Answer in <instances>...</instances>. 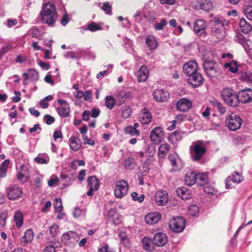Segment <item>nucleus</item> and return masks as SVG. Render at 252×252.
<instances>
[{
    "label": "nucleus",
    "instance_id": "nucleus-44",
    "mask_svg": "<svg viewBox=\"0 0 252 252\" xmlns=\"http://www.w3.org/2000/svg\"><path fill=\"white\" fill-rule=\"evenodd\" d=\"M49 158L47 155L39 154L34 158V161L39 164H47Z\"/></svg>",
    "mask_w": 252,
    "mask_h": 252
},
{
    "label": "nucleus",
    "instance_id": "nucleus-55",
    "mask_svg": "<svg viewBox=\"0 0 252 252\" xmlns=\"http://www.w3.org/2000/svg\"><path fill=\"white\" fill-rule=\"evenodd\" d=\"M43 32L37 28L33 27L32 29V37L40 38L42 36Z\"/></svg>",
    "mask_w": 252,
    "mask_h": 252
},
{
    "label": "nucleus",
    "instance_id": "nucleus-33",
    "mask_svg": "<svg viewBox=\"0 0 252 252\" xmlns=\"http://www.w3.org/2000/svg\"><path fill=\"white\" fill-rule=\"evenodd\" d=\"M14 220L18 227H21L23 224V215L19 211L15 212Z\"/></svg>",
    "mask_w": 252,
    "mask_h": 252
},
{
    "label": "nucleus",
    "instance_id": "nucleus-53",
    "mask_svg": "<svg viewBox=\"0 0 252 252\" xmlns=\"http://www.w3.org/2000/svg\"><path fill=\"white\" fill-rule=\"evenodd\" d=\"M87 29L92 32H94L100 30L101 28L100 26L93 22L88 25V28Z\"/></svg>",
    "mask_w": 252,
    "mask_h": 252
},
{
    "label": "nucleus",
    "instance_id": "nucleus-20",
    "mask_svg": "<svg viewBox=\"0 0 252 252\" xmlns=\"http://www.w3.org/2000/svg\"><path fill=\"white\" fill-rule=\"evenodd\" d=\"M152 119V116L150 111L147 108L142 110L139 116V121L141 124L147 125L149 124Z\"/></svg>",
    "mask_w": 252,
    "mask_h": 252
},
{
    "label": "nucleus",
    "instance_id": "nucleus-11",
    "mask_svg": "<svg viewBox=\"0 0 252 252\" xmlns=\"http://www.w3.org/2000/svg\"><path fill=\"white\" fill-rule=\"evenodd\" d=\"M154 200L158 206L165 205L168 200L167 191L162 190L157 191L155 194Z\"/></svg>",
    "mask_w": 252,
    "mask_h": 252
},
{
    "label": "nucleus",
    "instance_id": "nucleus-3",
    "mask_svg": "<svg viewBox=\"0 0 252 252\" xmlns=\"http://www.w3.org/2000/svg\"><path fill=\"white\" fill-rule=\"evenodd\" d=\"M206 148L201 141H197L192 144L189 148L190 155L193 161H198L206 153Z\"/></svg>",
    "mask_w": 252,
    "mask_h": 252
},
{
    "label": "nucleus",
    "instance_id": "nucleus-24",
    "mask_svg": "<svg viewBox=\"0 0 252 252\" xmlns=\"http://www.w3.org/2000/svg\"><path fill=\"white\" fill-rule=\"evenodd\" d=\"M240 30L245 34L249 33L252 31V25L245 18H241L239 22Z\"/></svg>",
    "mask_w": 252,
    "mask_h": 252
},
{
    "label": "nucleus",
    "instance_id": "nucleus-38",
    "mask_svg": "<svg viewBox=\"0 0 252 252\" xmlns=\"http://www.w3.org/2000/svg\"><path fill=\"white\" fill-rule=\"evenodd\" d=\"M33 238V233L31 229H28L22 237V241L26 243L31 242Z\"/></svg>",
    "mask_w": 252,
    "mask_h": 252
},
{
    "label": "nucleus",
    "instance_id": "nucleus-23",
    "mask_svg": "<svg viewBox=\"0 0 252 252\" xmlns=\"http://www.w3.org/2000/svg\"><path fill=\"white\" fill-rule=\"evenodd\" d=\"M70 149L74 151H78L81 147L80 139L76 136H71L69 139Z\"/></svg>",
    "mask_w": 252,
    "mask_h": 252
},
{
    "label": "nucleus",
    "instance_id": "nucleus-18",
    "mask_svg": "<svg viewBox=\"0 0 252 252\" xmlns=\"http://www.w3.org/2000/svg\"><path fill=\"white\" fill-rule=\"evenodd\" d=\"M153 96L157 101L163 102L169 98V94L164 90H157L154 92Z\"/></svg>",
    "mask_w": 252,
    "mask_h": 252
},
{
    "label": "nucleus",
    "instance_id": "nucleus-34",
    "mask_svg": "<svg viewBox=\"0 0 252 252\" xmlns=\"http://www.w3.org/2000/svg\"><path fill=\"white\" fill-rule=\"evenodd\" d=\"M182 138L181 134L178 131H174L171 133L168 136V140L172 144H176Z\"/></svg>",
    "mask_w": 252,
    "mask_h": 252
},
{
    "label": "nucleus",
    "instance_id": "nucleus-16",
    "mask_svg": "<svg viewBox=\"0 0 252 252\" xmlns=\"http://www.w3.org/2000/svg\"><path fill=\"white\" fill-rule=\"evenodd\" d=\"M239 102L243 103H249L252 101V89H247L240 91L238 94Z\"/></svg>",
    "mask_w": 252,
    "mask_h": 252
},
{
    "label": "nucleus",
    "instance_id": "nucleus-39",
    "mask_svg": "<svg viewBox=\"0 0 252 252\" xmlns=\"http://www.w3.org/2000/svg\"><path fill=\"white\" fill-rule=\"evenodd\" d=\"M240 78L243 82L252 83V73L250 71L242 72L241 73Z\"/></svg>",
    "mask_w": 252,
    "mask_h": 252
},
{
    "label": "nucleus",
    "instance_id": "nucleus-47",
    "mask_svg": "<svg viewBox=\"0 0 252 252\" xmlns=\"http://www.w3.org/2000/svg\"><path fill=\"white\" fill-rule=\"evenodd\" d=\"M54 208L56 212L61 213L63 210L62 199L60 198H56L54 202Z\"/></svg>",
    "mask_w": 252,
    "mask_h": 252
},
{
    "label": "nucleus",
    "instance_id": "nucleus-22",
    "mask_svg": "<svg viewBox=\"0 0 252 252\" xmlns=\"http://www.w3.org/2000/svg\"><path fill=\"white\" fill-rule=\"evenodd\" d=\"M146 45L150 51H153L157 48L158 43L156 37L152 35H149L145 39Z\"/></svg>",
    "mask_w": 252,
    "mask_h": 252
},
{
    "label": "nucleus",
    "instance_id": "nucleus-42",
    "mask_svg": "<svg viewBox=\"0 0 252 252\" xmlns=\"http://www.w3.org/2000/svg\"><path fill=\"white\" fill-rule=\"evenodd\" d=\"M142 244L143 248L147 251H151L153 249L152 246V241L148 237H145L142 240Z\"/></svg>",
    "mask_w": 252,
    "mask_h": 252
},
{
    "label": "nucleus",
    "instance_id": "nucleus-56",
    "mask_svg": "<svg viewBox=\"0 0 252 252\" xmlns=\"http://www.w3.org/2000/svg\"><path fill=\"white\" fill-rule=\"evenodd\" d=\"M7 218V215L6 213H0V227H3L5 225Z\"/></svg>",
    "mask_w": 252,
    "mask_h": 252
},
{
    "label": "nucleus",
    "instance_id": "nucleus-45",
    "mask_svg": "<svg viewBox=\"0 0 252 252\" xmlns=\"http://www.w3.org/2000/svg\"><path fill=\"white\" fill-rule=\"evenodd\" d=\"M75 180V177L72 174H64V188L70 186Z\"/></svg>",
    "mask_w": 252,
    "mask_h": 252
},
{
    "label": "nucleus",
    "instance_id": "nucleus-21",
    "mask_svg": "<svg viewBox=\"0 0 252 252\" xmlns=\"http://www.w3.org/2000/svg\"><path fill=\"white\" fill-rule=\"evenodd\" d=\"M137 76L139 82H145L149 76V70L147 66L143 65L138 71Z\"/></svg>",
    "mask_w": 252,
    "mask_h": 252
},
{
    "label": "nucleus",
    "instance_id": "nucleus-41",
    "mask_svg": "<svg viewBox=\"0 0 252 252\" xmlns=\"http://www.w3.org/2000/svg\"><path fill=\"white\" fill-rule=\"evenodd\" d=\"M82 52H78L76 53H74L72 52L69 51H64V56L66 58H71L73 59L78 60L80 59L82 56Z\"/></svg>",
    "mask_w": 252,
    "mask_h": 252
},
{
    "label": "nucleus",
    "instance_id": "nucleus-36",
    "mask_svg": "<svg viewBox=\"0 0 252 252\" xmlns=\"http://www.w3.org/2000/svg\"><path fill=\"white\" fill-rule=\"evenodd\" d=\"M225 67L232 73H236L238 71L237 62L232 60L225 63Z\"/></svg>",
    "mask_w": 252,
    "mask_h": 252
},
{
    "label": "nucleus",
    "instance_id": "nucleus-15",
    "mask_svg": "<svg viewBox=\"0 0 252 252\" xmlns=\"http://www.w3.org/2000/svg\"><path fill=\"white\" fill-rule=\"evenodd\" d=\"M204 79L202 75L198 71L189 76L188 83L193 87L196 88L203 84Z\"/></svg>",
    "mask_w": 252,
    "mask_h": 252
},
{
    "label": "nucleus",
    "instance_id": "nucleus-35",
    "mask_svg": "<svg viewBox=\"0 0 252 252\" xmlns=\"http://www.w3.org/2000/svg\"><path fill=\"white\" fill-rule=\"evenodd\" d=\"M115 99L112 95H107L105 97V105L106 108L112 110L115 105Z\"/></svg>",
    "mask_w": 252,
    "mask_h": 252
},
{
    "label": "nucleus",
    "instance_id": "nucleus-8",
    "mask_svg": "<svg viewBox=\"0 0 252 252\" xmlns=\"http://www.w3.org/2000/svg\"><path fill=\"white\" fill-rule=\"evenodd\" d=\"M128 186L127 183L125 180H120L116 182L114 194L118 198H122L127 193Z\"/></svg>",
    "mask_w": 252,
    "mask_h": 252
},
{
    "label": "nucleus",
    "instance_id": "nucleus-4",
    "mask_svg": "<svg viewBox=\"0 0 252 252\" xmlns=\"http://www.w3.org/2000/svg\"><path fill=\"white\" fill-rule=\"evenodd\" d=\"M203 69L209 77H217L220 74L218 64L213 61H206L203 64Z\"/></svg>",
    "mask_w": 252,
    "mask_h": 252
},
{
    "label": "nucleus",
    "instance_id": "nucleus-13",
    "mask_svg": "<svg viewBox=\"0 0 252 252\" xmlns=\"http://www.w3.org/2000/svg\"><path fill=\"white\" fill-rule=\"evenodd\" d=\"M192 103L189 99L182 98L176 103V107L178 110L182 112H187L192 107Z\"/></svg>",
    "mask_w": 252,
    "mask_h": 252
},
{
    "label": "nucleus",
    "instance_id": "nucleus-6",
    "mask_svg": "<svg viewBox=\"0 0 252 252\" xmlns=\"http://www.w3.org/2000/svg\"><path fill=\"white\" fill-rule=\"evenodd\" d=\"M225 123L230 130L235 131L241 127L242 120L239 116L232 114L226 118Z\"/></svg>",
    "mask_w": 252,
    "mask_h": 252
},
{
    "label": "nucleus",
    "instance_id": "nucleus-19",
    "mask_svg": "<svg viewBox=\"0 0 252 252\" xmlns=\"http://www.w3.org/2000/svg\"><path fill=\"white\" fill-rule=\"evenodd\" d=\"M167 238L165 234L158 233L156 234L153 239V244L158 247H162L167 242Z\"/></svg>",
    "mask_w": 252,
    "mask_h": 252
},
{
    "label": "nucleus",
    "instance_id": "nucleus-51",
    "mask_svg": "<svg viewBox=\"0 0 252 252\" xmlns=\"http://www.w3.org/2000/svg\"><path fill=\"white\" fill-rule=\"evenodd\" d=\"M29 176L25 175L19 171H17V179L22 183L24 184L27 182L29 179Z\"/></svg>",
    "mask_w": 252,
    "mask_h": 252
},
{
    "label": "nucleus",
    "instance_id": "nucleus-43",
    "mask_svg": "<svg viewBox=\"0 0 252 252\" xmlns=\"http://www.w3.org/2000/svg\"><path fill=\"white\" fill-rule=\"evenodd\" d=\"M121 113L123 118H128L131 115L132 110L129 106L125 105L122 107Z\"/></svg>",
    "mask_w": 252,
    "mask_h": 252
},
{
    "label": "nucleus",
    "instance_id": "nucleus-28",
    "mask_svg": "<svg viewBox=\"0 0 252 252\" xmlns=\"http://www.w3.org/2000/svg\"><path fill=\"white\" fill-rule=\"evenodd\" d=\"M170 149V146L167 143L161 144L158 149V156L161 158L165 157Z\"/></svg>",
    "mask_w": 252,
    "mask_h": 252
},
{
    "label": "nucleus",
    "instance_id": "nucleus-64",
    "mask_svg": "<svg viewBox=\"0 0 252 252\" xmlns=\"http://www.w3.org/2000/svg\"><path fill=\"white\" fill-rule=\"evenodd\" d=\"M44 121L47 125H49L53 124L55 122V119L53 117L49 115H45L44 117Z\"/></svg>",
    "mask_w": 252,
    "mask_h": 252
},
{
    "label": "nucleus",
    "instance_id": "nucleus-32",
    "mask_svg": "<svg viewBox=\"0 0 252 252\" xmlns=\"http://www.w3.org/2000/svg\"><path fill=\"white\" fill-rule=\"evenodd\" d=\"M199 8L205 11H209L213 8L212 2L210 0H201L199 2Z\"/></svg>",
    "mask_w": 252,
    "mask_h": 252
},
{
    "label": "nucleus",
    "instance_id": "nucleus-7",
    "mask_svg": "<svg viewBox=\"0 0 252 252\" xmlns=\"http://www.w3.org/2000/svg\"><path fill=\"white\" fill-rule=\"evenodd\" d=\"M169 227L174 232L179 233L183 231L185 227V220L182 217L174 218L170 220Z\"/></svg>",
    "mask_w": 252,
    "mask_h": 252
},
{
    "label": "nucleus",
    "instance_id": "nucleus-2",
    "mask_svg": "<svg viewBox=\"0 0 252 252\" xmlns=\"http://www.w3.org/2000/svg\"><path fill=\"white\" fill-rule=\"evenodd\" d=\"M221 96L224 102L228 106L234 107L238 106L239 99L238 94L232 89H223L221 92Z\"/></svg>",
    "mask_w": 252,
    "mask_h": 252
},
{
    "label": "nucleus",
    "instance_id": "nucleus-62",
    "mask_svg": "<svg viewBox=\"0 0 252 252\" xmlns=\"http://www.w3.org/2000/svg\"><path fill=\"white\" fill-rule=\"evenodd\" d=\"M72 213L73 217L77 218L79 217L81 215L84 214L85 212L82 211L78 207H76L73 211Z\"/></svg>",
    "mask_w": 252,
    "mask_h": 252
},
{
    "label": "nucleus",
    "instance_id": "nucleus-63",
    "mask_svg": "<svg viewBox=\"0 0 252 252\" xmlns=\"http://www.w3.org/2000/svg\"><path fill=\"white\" fill-rule=\"evenodd\" d=\"M146 153L149 157H152L155 155L156 150L154 147L150 146L147 148Z\"/></svg>",
    "mask_w": 252,
    "mask_h": 252
},
{
    "label": "nucleus",
    "instance_id": "nucleus-46",
    "mask_svg": "<svg viewBox=\"0 0 252 252\" xmlns=\"http://www.w3.org/2000/svg\"><path fill=\"white\" fill-rule=\"evenodd\" d=\"M125 132L126 133L130 134L132 136L135 135H139L140 134L139 130L135 129L131 126L126 127L125 129Z\"/></svg>",
    "mask_w": 252,
    "mask_h": 252
},
{
    "label": "nucleus",
    "instance_id": "nucleus-48",
    "mask_svg": "<svg viewBox=\"0 0 252 252\" xmlns=\"http://www.w3.org/2000/svg\"><path fill=\"white\" fill-rule=\"evenodd\" d=\"M63 104V100L62 99H59L57 103H55L54 105L56 108V110L60 116L63 117V107L62 104Z\"/></svg>",
    "mask_w": 252,
    "mask_h": 252
},
{
    "label": "nucleus",
    "instance_id": "nucleus-1",
    "mask_svg": "<svg viewBox=\"0 0 252 252\" xmlns=\"http://www.w3.org/2000/svg\"><path fill=\"white\" fill-rule=\"evenodd\" d=\"M40 15L42 22L49 25L54 23L58 16L55 5L50 2L43 5Z\"/></svg>",
    "mask_w": 252,
    "mask_h": 252
},
{
    "label": "nucleus",
    "instance_id": "nucleus-50",
    "mask_svg": "<svg viewBox=\"0 0 252 252\" xmlns=\"http://www.w3.org/2000/svg\"><path fill=\"white\" fill-rule=\"evenodd\" d=\"M213 104L214 106L217 108L220 114L223 115L225 113L226 109L221 103L218 101H215L214 102Z\"/></svg>",
    "mask_w": 252,
    "mask_h": 252
},
{
    "label": "nucleus",
    "instance_id": "nucleus-40",
    "mask_svg": "<svg viewBox=\"0 0 252 252\" xmlns=\"http://www.w3.org/2000/svg\"><path fill=\"white\" fill-rule=\"evenodd\" d=\"M124 166L126 168L132 170L136 166L135 161L132 158H128L125 161Z\"/></svg>",
    "mask_w": 252,
    "mask_h": 252
},
{
    "label": "nucleus",
    "instance_id": "nucleus-60",
    "mask_svg": "<svg viewBox=\"0 0 252 252\" xmlns=\"http://www.w3.org/2000/svg\"><path fill=\"white\" fill-rule=\"evenodd\" d=\"M119 237L121 242L126 246L128 243V240L126 234L124 232H121L119 234Z\"/></svg>",
    "mask_w": 252,
    "mask_h": 252
},
{
    "label": "nucleus",
    "instance_id": "nucleus-61",
    "mask_svg": "<svg viewBox=\"0 0 252 252\" xmlns=\"http://www.w3.org/2000/svg\"><path fill=\"white\" fill-rule=\"evenodd\" d=\"M131 196L134 201H137L139 202H142L144 200V195L141 194L140 197H138V193L136 192H133Z\"/></svg>",
    "mask_w": 252,
    "mask_h": 252
},
{
    "label": "nucleus",
    "instance_id": "nucleus-14",
    "mask_svg": "<svg viewBox=\"0 0 252 252\" xmlns=\"http://www.w3.org/2000/svg\"><path fill=\"white\" fill-rule=\"evenodd\" d=\"M207 27V24L204 20H197L193 24V31L196 34L201 36L205 33Z\"/></svg>",
    "mask_w": 252,
    "mask_h": 252
},
{
    "label": "nucleus",
    "instance_id": "nucleus-58",
    "mask_svg": "<svg viewBox=\"0 0 252 252\" xmlns=\"http://www.w3.org/2000/svg\"><path fill=\"white\" fill-rule=\"evenodd\" d=\"M167 24V22L164 19H162L159 23H157L155 26V29L159 31L162 30Z\"/></svg>",
    "mask_w": 252,
    "mask_h": 252
},
{
    "label": "nucleus",
    "instance_id": "nucleus-12",
    "mask_svg": "<svg viewBox=\"0 0 252 252\" xmlns=\"http://www.w3.org/2000/svg\"><path fill=\"white\" fill-rule=\"evenodd\" d=\"M199 69L197 63L195 61H190L185 63L183 67L184 73L188 76L198 71Z\"/></svg>",
    "mask_w": 252,
    "mask_h": 252
},
{
    "label": "nucleus",
    "instance_id": "nucleus-54",
    "mask_svg": "<svg viewBox=\"0 0 252 252\" xmlns=\"http://www.w3.org/2000/svg\"><path fill=\"white\" fill-rule=\"evenodd\" d=\"M213 28H221L224 26L223 22L219 18L215 17L213 20Z\"/></svg>",
    "mask_w": 252,
    "mask_h": 252
},
{
    "label": "nucleus",
    "instance_id": "nucleus-52",
    "mask_svg": "<svg viewBox=\"0 0 252 252\" xmlns=\"http://www.w3.org/2000/svg\"><path fill=\"white\" fill-rule=\"evenodd\" d=\"M198 212L199 208L197 205H192L189 207V213L190 215L192 216H195L198 214Z\"/></svg>",
    "mask_w": 252,
    "mask_h": 252
},
{
    "label": "nucleus",
    "instance_id": "nucleus-25",
    "mask_svg": "<svg viewBox=\"0 0 252 252\" xmlns=\"http://www.w3.org/2000/svg\"><path fill=\"white\" fill-rule=\"evenodd\" d=\"M176 192L177 195L184 200H187L191 197L190 191L185 187L178 188Z\"/></svg>",
    "mask_w": 252,
    "mask_h": 252
},
{
    "label": "nucleus",
    "instance_id": "nucleus-57",
    "mask_svg": "<svg viewBox=\"0 0 252 252\" xmlns=\"http://www.w3.org/2000/svg\"><path fill=\"white\" fill-rule=\"evenodd\" d=\"M244 13L249 20L252 21V7L248 6L245 8Z\"/></svg>",
    "mask_w": 252,
    "mask_h": 252
},
{
    "label": "nucleus",
    "instance_id": "nucleus-29",
    "mask_svg": "<svg viewBox=\"0 0 252 252\" xmlns=\"http://www.w3.org/2000/svg\"><path fill=\"white\" fill-rule=\"evenodd\" d=\"M58 226L56 224H53L49 228V234L50 236H48V240L50 242L53 243L56 237L58 234Z\"/></svg>",
    "mask_w": 252,
    "mask_h": 252
},
{
    "label": "nucleus",
    "instance_id": "nucleus-31",
    "mask_svg": "<svg viewBox=\"0 0 252 252\" xmlns=\"http://www.w3.org/2000/svg\"><path fill=\"white\" fill-rule=\"evenodd\" d=\"M87 182L90 188H93L94 189H98L99 187L98 180L95 176L89 177L88 178Z\"/></svg>",
    "mask_w": 252,
    "mask_h": 252
},
{
    "label": "nucleus",
    "instance_id": "nucleus-17",
    "mask_svg": "<svg viewBox=\"0 0 252 252\" xmlns=\"http://www.w3.org/2000/svg\"><path fill=\"white\" fill-rule=\"evenodd\" d=\"M161 217V215L158 212H151L146 215L145 220L147 223L152 225L157 223Z\"/></svg>",
    "mask_w": 252,
    "mask_h": 252
},
{
    "label": "nucleus",
    "instance_id": "nucleus-49",
    "mask_svg": "<svg viewBox=\"0 0 252 252\" xmlns=\"http://www.w3.org/2000/svg\"><path fill=\"white\" fill-rule=\"evenodd\" d=\"M29 75L31 80L33 82H36L39 79L38 72L33 69H28Z\"/></svg>",
    "mask_w": 252,
    "mask_h": 252
},
{
    "label": "nucleus",
    "instance_id": "nucleus-26",
    "mask_svg": "<svg viewBox=\"0 0 252 252\" xmlns=\"http://www.w3.org/2000/svg\"><path fill=\"white\" fill-rule=\"evenodd\" d=\"M196 181V173L192 171L188 172L185 177V184L189 186L193 185Z\"/></svg>",
    "mask_w": 252,
    "mask_h": 252
},
{
    "label": "nucleus",
    "instance_id": "nucleus-30",
    "mask_svg": "<svg viewBox=\"0 0 252 252\" xmlns=\"http://www.w3.org/2000/svg\"><path fill=\"white\" fill-rule=\"evenodd\" d=\"M212 32L213 35L218 40H221L224 36V27L221 28H212Z\"/></svg>",
    "mask_w": 252,
    "mask_h": 252
},
{
    "label": "nucleus",
    "instance_id": "nucleus-37",
    "mask_svg": "<svg viewBox=\"0 0 252 252\" xmlns=\"http://www.w3.org/2000/svg\"><path fill=\"white\" fill-rule=\"evenodd\" d=\"M196 181H199L201 182L202 186L206 185L208 183V174L206 173H201L196 174Z\"/></svg>",
    "mask_w": 252,
    "mask_h": 252
},
{
    "label": "nucleus",
    "instance_id": "nucleus-10",
    "mask_svg": "<svg viewBox=\"0 0 252 252\" xmlns=\"http://www.w3.org/2000/svg\"><path fill=\"white\" fill-rule=\"evenodd\" d=\"M164 134L160 127H156L150 133V138L155 144L160 143L163 139Z\"/></svg>",
    "mask_w": 252,
    "mask_h": 252
},
{
    "label": "nucleus",
    "instance_id": "nucleus-5",
    "mask_svg": "<svg viewBox=\"0 0 252 252\" xmlns=\"http://www.w3.org/2000/svg\"><path fill=\"white\" fill-rule=\"evenodd\" d=\"M7 198L15 200L21 198L23 195L22 189L17 185H10L6 189Z\"/></svg>",
    "mask_w": 252,
    "mask_h": 252
},
{
    "label": "nucleus",
    "instance_id": "nucleus-59",
    "mask_svg": "<svg viewBox=\"0 0 252 252\" xmlns=\"http://www.w3.org/2000/svg\"><path fill=\"white\" fill-rule=\"evenodd\" d=\"M168 158L169 160L170 161L171 164L175 170H178V168H177V155H169Z\"/></svg>",
    "mask_w": 252,
    "mask_h": 252
},
{
    "label": "nucleus",
    "instance_id": "nucleus-27",
    "mask_svg": "<svg viewBox=\"0 0 252 252\" xmlns=\"http://www.w3.org/2000/svg\"><path fill=\"white\" fill-rule=\"evenodd\" d=\"M79 238L78 234L74 231H68L64 233V239H65L66 241L69 240L71 243L74 244L75 242H78Z\"/></svg>",
    "mask_w": 252,
    "mask_h": 252
},
{
    "label": "nucleus",
    "instance_id": "nucleus-9",
    "mask_svg": "<svg viewBox=\"0 0 252 252\" xmlns=\"http://www.w3.org/2000/svg\"><path fill=\"white\" fill-rule=\"evenodd\" d=\"M244 180L242 174L237 171L233 172L225 180V187L227 189L232 188L233 185L231 182L239 184Z\"/></svg>",
    "mask_w": 252,
    "mask_h": 252
}]
</instances>
